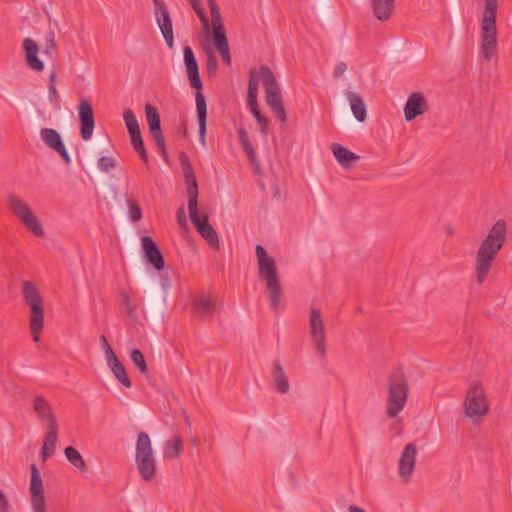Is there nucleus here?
I'll return each mask as SVG.
<instances>
[{
  "label": "nucleus",
  "instance_id": "obj_1",
  "mask_svg": "<svg viewBox=\"0 0 512 512\" xmlns=\"http://www.w3.org/2000/svg\"><path fill=\"white\" fill-rule=\"evenodd\" d=\"M507 236L506 222L498 220L478 247L475 257V279L483 284L491 272L493 261L503 248Z\"/></svg>",
  "mask_w": 512,
  "mask_h": 512
},
{
  "label": "nucleus",
  "instance_id": "obj_2",
  "mask_svg": "<svg viewBox=\"0 0 512 512\" xmlns=\"http://www.w3.org/2000/svg\"><path fill=\"white\" fill-rule=\"evenodd\" d=\"M255 253L259 276L266 284L270 306L276 311L280 307L283 293L276 261L273 257L267 254V251L262 245H256Z\"/></svg>",
  "mask_w": 512,
  "mask_h": 512
},
{
  "label": "nucleus",
  "instance_id": "obj_3",
  "mask_svg": "<svg viewBox=\"0 0 512 512\" xmlns=\"http://www.w3.org/2000/svg\"><path fill=\"white\" fill-rule=\"evenodd\" d=\"M183 52L184 63L187 69L190 84L193 88L197 89L195 99L199 124V141L204 145L206 137L207 105L203 93L200 92V90L203 87V84L199 76L198 64L192 49L189 46H187L184 48Z\"/></svg>",
  "mask_w": 512,
  "mask_h": 512
},
{
  "label": "nucleus",
  "instance_id": "obj_4",
  "mask_svg": "<svg viewBox=\"0 0 512 512\" xmlns=\"http://www.w3.org/2000/svg\"><path fill=\"white\" fill-rule=\"evenodd\" d=\"M498 0H485V10L480 23V51L485 60H492L497 53L496 15Z\"/></svg>",
  "mask_w": 512,
  "mask_h": 512
},
{
  "label": "nucleus",
  "instance_id": "obj_5",
  "mask_svg": "<svg viewBox=\"0 0 512 512\" xmlns=\"http://www.w3.org/2000/svg\"><path fill=\"white\" fill-rule=\"evenodd\" d=\"M22 297L30 310L29 326L34 342L40 341L44 327V300L39 289L31 281L22 283Z\"/></svg>",
  "mask_w": 512,
  "mask_h": 512
},
{
  "label": "nucleus",
  "instance_id": "obj_6",
  "mask_svg": "<svg viewBox=\"0 0 512 512\" xmlns=\"http://www.w3.org/2000/svg\"><path fill=\"white\" fill-rule=\"evenodd\" d=\"M409 393L408 380L402 369L394 370L387 379L386 414L395 418L406 405Z\"/></svg>",
  "mask_w": 512,
  "mask_h": 512
},
{
  "label": "nucleus",
  "instance_id": "obj_7",
  "mask_svg": "<svg viewBox=\"0 0 512 512\" xmlns=\"http://www.w3.org/2000/svg\"><path fill=\"white\" fill-rule=\"evenodd\" d=\"M135 463L141 479L152 482L157 476V461L154 455L151 439L146 432L137 436L135 447Z\"/></svg>",
  "mask_w": 512,
  "mask_h": 512
},
{
  "label": "nucleus",
  "instance_id": "obj_8",
  "mask_svg": "<svg viewBox=\"0 0 512 512\" xmlns=\"http://www.w3.org/2000/svg\"><path fill=\"white\" fill-rule=\"evenodd\" d=\"M6 203L14 217L17 218L34 236L39 238L45 236V230L39 218L22 197L15 193H9L6 197Z\"/></svg>",
  "mask_w": 512,
  "mask_h": 512
},
{
  "label": "nucleus",
  "instance_id": "obj_9",
  "mask_svg": "<svg viewBox=\"0 0 512 512\" xmlns=\"http://www.w3.org/2000/svg\"><path fill=\"white\" fill-rule=\"evenodd\" d=\"M462 406L465 416L475 424L481 423L488 414V400L485 390L479 382L470 383Z\"/></svg>",
  "mask_w": 512,
  "mask_h": 512
},
{
  "label": "nucleus",
  "instance_id": "obj_10",
  "mask_svg": "<svg viewBox=\"0 0 512 512\" xmlns=\"http://www.w3.org/2000/svg\"><path fill=\"white\" fill-rule=\"evenodd\" d=\"M259 77L265 86L266 104L270 107L276 117L282 123H285L287 120V113L282 102L280 87L272 70L266 65L260 66Z\"/></svg>",
  "mask_w": 512,
  "mask_h": 512
},
{
  "label": "nucleus",
  "instance_id": "obj_11",
  "mask_svg": "<svg viewBox=\"0 0 512 512\" xmlns=\"http://www.w3.org/2000/svg\"><path fill=\"white\" fill-rule=\"evenodd\" d=\"M309 334L317 355L324 359L326 356V327L320 309L312 307L309 314Z\"/></svg>",
  "mask_w": 512,
  "mask_h": 512
},
{
  "label": "nucleus",
  "instance_id": "obj_12",
  "mask_svg": "<svg viewBox=\"0 0 512 512\" xmlns=\"http://www.w3.org/2000/svg\"><path fill=\"white\" fill-rule=\"evenodd\" d=\"M188 212L191 222L196 227L198 233L208 242V244L218 250L220 248V242L215 229L208 221V216L203 215L202 217L198 212V203H188Z\"/></svg>",
  "mask_w": 512,
  "mask_h": 512
},
{
  "label": "nucleus",
  "instance_id": "obj_13",
  "mask_svg": "<svg viewBox=\"0 0 512 512\" xmlns=\"http://www.w3.org/2000/svg\"><path fill=\"white\" fill-rule=\"evenodd\" d=\"M30 503L32 512H46L44 485L38 467L30 465Z\"/></svg>",
  "mask_w": 512,
  "mask_h": 512
},
{
  "label": "nucleus",
  "instance_id": "obj_14",
  "mask_svg": "<svg viewBox=\"0 0 512 512\" xmlns=\"http://www.w3.org/2000/svg\"><path fill=\"white\" fill-rule=\"evenodd\" d=\"M147 124L155 146L164 160L168 159L166 142L161 130L160 115L156 107L151 104L145 106Z\"/></svg>",
  "mask_w": 512,
  "mask_h": 512
},
{
  "label": "nucleus",
  "instance_id": "obj_15",
  "mask_svg": "<svg viewBox=\"0 0 512 512\" xmlns=\"http://www.w3.org/2000/svg\"><path fill=\"white\" fill-rule=\"evenodd\" d=\"M418 449L414 443H408L398 460V476L402 483L407 484L411 481L415 467Z\"/></svg>",
  "mask_w": 512,
  "mask_h": 512
},
{
  "label": "nucleus",
  "instance_id": "obj_16",
  "mask_svg": "<svg viewBox=\"0 0 512 512\" xmlns=\"http://www.w3.org/2000/svg\"><path fill=\"white\" fill-rule=\"evenodd\" d=\"M154 14L157 25L169 48L173 47L174 35L172 20L168 8L163 0H153Z\"/></svg>",
  "mask_w": 512,
  "mask_h": 512
},
{
  "label": "nucleus",
  "instance_id": "obj_17",
  "mask_svg": "<svg viewBox=\"0 0 512 512\" xmlns=\"http://www.w3.org/2000/svg\"><path fill=\"white\" fill-rule=\"evenodd\" d=\"M179 160L187 185L188 203H198V183L189 157L186 153L182 152Z\"/></svg>",
  "mask_w": 512,
  "mask_h": 512
},
{
  "label": "nucleus",
  "instance_id": "obj_18",
  "mask_svg": "<svg viewBox=\"0 0 512 512\" xmlns=\"http://www.w3.org/2000/svg\"><path fill=\"white\" fill-rule=\"evenodd\" d=\"M32 408L41 422H45L47 427L58 426L57 418L50 402L42 395H36L32 399Z\"/></svg>",
  "mask_w": 512,
  "mask_h": 512
},
{
  "label": "nucleus",
  "instance_id": "obj_19",
  "mask_svg": "<svg viewBox=\"0 0 512 512\" xmlns=\"http://www.w3.org/2000/svg\"><path fill=\"white\" fill-rule=\"evenodd\" d=\"M80 134L83 140L87 141L91 138L94 131V114L93 108L88 99H83L78 107Z\"/></svg>",
  "mask_w": 512,
  "mask_h": 512
},
{
  "label": "nucleus",
  "instance_id": "obj_20",
  "mask_svg": "<svg viewBox=\"0 0 512 512\" xmlns=\"http://www.w3.org/2000/svg\"><path fill=\"white\" fill-rule=\"evenodd\" d=\"M40 137L46 146L56 151L63 158L66 164H70L71 158L60 134L56 130L52 128H42L40 131Z\"/></svg>",
  "mask_w": 512,
  "mask_h": 512
},
{
  "label": "nucleus",
  "instance_id": "obj_21",
  "mask_svg": "<svg viewBox=\"0 0 512 512\" xmlns=\"http://www.w3.org/2000/svg\"><path fill=\"white\" fill-rule=\"evenodd\" d=\"M428 109V103L422 93H412L404 107V116L407 122L414 120L416 117L423 115Z\"/></svg>",
  "mask_w": 512,
  "mask_h": 512
},
{
  "label": "nucleus",
  "instance_id": "obj_22",
  "mask_svg": "<svg viewBox=\"0 0 512 512\" xmlns=\"http://www.w3.org/2000/svg\"><path fill=\"white\" fill-rule=\"evenodd\" d=\"M141 242L147 260L156 270H162L165 266V262L163 255L158 249L155 241L149 236H143L141 238Z\"/></svg>",
  "mask_w": 512,
  "mask_h": 512
},
{
  "label": "nucleus",
  "instance_id": "obj_23",
  "mask_svg": "<svg viewBox=\"0 0 512 512\" xmlns=\"http://www.w3.org/2000/svg\"><path fill=\"white\" fill-rule=\"evenodd\" d=\"M23 49L29 68L35 71H42L44 69V63L37 57L39 51L38 44L31 38H25L23 41Z\"/></svg>",
  "mask_w": 512,
  "mask_h": 512
},
{
  "label": "nucleus",
  "instance_id": "obj_24",
  "mask_svg": "<svg viewBox=\"0 0 512 512\" xmlns=\"http://www.w3.org/2000/svg\"><path fill=\"white\" fill-rule=\"evenodd\" d=\"M331 150L339 165L345 170L351 169L360 158L357 154L338 143H333Z\"/></svg>",
  "mask_w": 512,
  "mask_h": 512
},
{
  "label": "nucleus",
  "instance_id": "obj_25",
  "mask_svg": "<svg viewBox=\"0 0 512 512\" xmlns=\"http://www.w3.org/2000/svg\"><path fill=\"white\" fill-rule=\"evenodd\" d=\"M58 429V426L47 427V431L45 433L43 445L40 452V456L43 462H45L55 453L56 442L58 439Z\"/></svg>",
  "mask_w": 512,
  "mask_h": 512
},
{
  "label": "nucleus",
  "instance_id": "obj_26",
  "mask_svg": "<svg viewBox=\"0 0 512 512\" xmlns=\"http://www.w3.org/2000/svg\"><path fill=\"white\" fill-rule=\"evenodd\" d=\"M374 16L380 21L388 20L395 8V0H371Z\"/></svg>",
  "mask_w": 512,
  "mask_h": 512
},
{
  "label": "nucleus",
  "instance_id": "obj_27",
  "mask_svg": "<svg viewBox=\"0 0 512 512\" xmlns=\"http://www.w3.org/2000/svg\"><path fill=\"white\" fill-rule=\"evenodd\" d=\"M345 94H346L347 100L350 103V107H351L354 117L359 122H364L366 119V116H367V112H366V107H365L362 97L359 94H357L353 91H349V90L346 91Z\"/></svg>",
  "mask_w": 512,
  "mask_h": 512
},
{
  "label": "nucleus",
  "instance_id": "obj_28",
  "mask_svg": "<svg viewBox=\"0 0 512 512\" xmlns=\"http://www.w3.org/2000/svg\"><path fill=\"white\" fill-rule=\"evenodd\" d=\"M184 450L183 439L180 435H173L165 443L164 457L168 459H178Z\"/></svg>",
  "mask_w": 512,
  "mask_h": 512
},
{
  "label": "nucleus",
  "instance_id": "obj_29",
  "mask_svg": "<svg viewBox=\"0 0 512 512\" xmlns=\"http://www.w3.org/2000/svg\"><path fill=\"white\" fill-rule=\"evenodd\" d=\"M275 388L277 392L286 394L289 391L290 385L288 377L285 374L283 366L280 362H275L274 369L272 372Z\"/></svg>",
  "mask_w": 512,
  "mask_h": 512
},
{
  "label": "nucleus",
  "instance_id": "obj_30",
  "mask_svg": "<svg viewBox=\"0 0 512 512\" xmlns=\"http://www.w3.org/2000/svg\"><path fill=\"white\" fill-rule=\"evenodd\" d=\"M107 364L110 367L111 371L113 372L115 378L125 388H131L132 383L128 377V374L126 372L124 365L118 359H115L114 361H111L110 363H107Z\"/></svg>",
  "mask_w": 512,
  "mask_h": 512
},
{
  "label": "nucleus",
  "instance_id": "obj_31",
  "mask_svg": "<svg viewBox=\"0 0 512 512\" xmlns=\"http://www.w3.org/2000/svg\"><path fill=\"white\" fill-rule=\"evenodd\" d=\"M237 134L239 137V142L241 144V147H242L243 151L246 153L250 162L253 165H257L258 162H257V158H256V153H255V150L248 138V134H247L246 130L244 128H239L237 130Z\"/></svg>",
  "mask_w": 512,
  "mask_h": 512
},
{
  "label": "nucleus",
  "instance_id": "obj_32",
  "mask_svg": "<svg viewBox=\"0 0 512 512\" xmlns=\"http://www.w3.org/2000/svg\"><path fill=\"white\" fill-rule=\"evenodd\" d=\"M258 79L256 75L255 70L250 71V78L248 82V95H247V104L249 109L251 110L252 107L257 108V94H258Z\"/></svg>",
  "mask_w": 512,
  "mask_h": 512
},
{
  "label": "nucleus",
  "instance_id": "obj_33",
  "mask_svg": "<svg viewBox=\"0 0 512 512\" xmlns=\"http://www.w3.org/2000/svg\"><path fill=\"white\" fill-rule=\"evenodd\" d=\"M193 308L201 316H210L214 310V303L208 296L200 295L194 300Z\"/></svg>",
  "mask_w": 512,
  "mask_h": 512
},
{
  "label": "nucleus",
  "instance_id": "obj_34",
  "mask_svg": "<svg viewBox=\"0 0 512 512\" xmlns=\"http://www.w3.org/2000/svg\"><path fill=\"white\" fill-rule=\"evenodd\" d=\"M129 136H130L131 144H132L133 148L135 149V151L138 153L140 159L145 164H148L149 158H148V154L145 149V146H144V142H143L140 130L129 132Z\"/></svg>",
  "mask_w": 512,
  "mask_h": 512
},
{
  "label": "nucleus",
  "instance_id": "obj_35",
  "mask_svg": "<svg viewBox=\"0 0 512 512\" xmlns=\"http://www.w3.org/2000/svg\"><path fill=\"white\" fill-rule=\"evenodd\" d=\"M64 454H65L67 460L78 470H80V471L87 470V468H88L87 464L77 449H75L72 446L66 447L64 450Z\"/></svg>",
  "mask_w": 512,
  "mask_h": 512
},
{
  "label": "nucleus",
  "instance_id": "obj_36",
  "mask_svg": "<svg viewBox=\"0 0 512 512\" xmlns=\"http://www.w3.org/2000/svg\"><path fill=\"white\" fill-rule=\"evenodd\" d=\"M213 42L218 51L229 48L224 27L218 26L213 29Z\"/></svg>",
  "mask_w": 512,
  "mask_h": 512
},
{
  "label": "nucleus",
  "instance_id": "obj_37",
  "mask_svg": "<svg viewBox=\"0 0 512 512\" xmlns=\"http://www.w3.org/2000/svg\"><path fill=\"white\" fill-rule=\"evenodd\" d=\"M132 363L139 369L142 374L148 372V366L146 364L143 353L139 349H133L130 353Z\"/></svg>",
  "mask_w": 512,
  "mask_h": 512
},
{
  "label": "nucleus",
  "instance_id": "obj_38",
  "mask_svg": "<svg viewBox=\"0 0 512 512\" xmlns=\"http://www.w3.org/2000/svg\"><path fill=\"white\" fill-rule=\"evenodd\" d=\"M124 122L129 132L140 130L138 120L131 109H126L123 113Z\"/></svg>",
  "mask_w": 512,
  "mask_h": 512
},
{
  "label": "nucleus",
  "instance_id": "obj_39",
  "mask_svg": "<svg viewBox=\"0 0 512 512\" xmlns=\"http://www.w3.org/2000/svg\"><path fill=\"white\" fill-rule=\"evenodd\" d=\"M205 30L209 29V20L198 0H189Z\"/></svg>",
  "mask_w": 512,
  "mask_h": 512
},
{
  "label": "nucleus",
  "instance_id": "obj_40",
  "mask_svg": "<svg viewBox=\"0 0 512 512\" xmlns=\"http://www.w3.org/2000/svg\"><path fill=\"white\" fill-rule=\"evenodd\" d=\"M205 30L209 29V20L198 0H189Z\"/></svg>",
  "mask_w": 512,
  "mask_h": 512
},
{
  "label": "nucleus",
  "instance_id": "obj_41",
  "mask_svg": "<svg viewBox=\"0 0 512 512\" xmlns=\"http://www.w3.org/2000/svg\"><path fill=\"white\" fill-rule=\"evenodd\" d=\"M117 166V162L112 157L103 156L98 160V168L102 172H109Z\"/></svg>",
  "mask_w": 512,
  "mask_h": 512
},
{
  "label": "nucleus",
  "instance_id": "obj_42",
  "mask_svg": "<svg viewBox=\"0 0 512 512\" xmlns=\"http://www.w3.org/2000/svg\"><path fill=\"white\" fill-rule=\"evenodd\" d=\"M127 204L129 207L130 219L133 222H138L142 218V211L140 207L132 199H128Z\"/></svg>",
  "mask_w": 512,
  "mask_h": 512
},
{
  "label": "nucleus",
  "instance_id": "obj_43",
  "mask_svg": "<svg viewBox=\"0 0 512 512\" xmlns=\"http://www.w3.org/2000/svg\"><path fill=\"white\" fill-rule=\"evenodd\" d=\"M56 41H55V34L53 31H50L46 37L43 52L46 55L51 56L52 53L56 50Z\"/></svg>",
  "mask_w": 512,
  "mask_h": 512
},
{
  "label": "nucleus",
  "instance_id": "obj_44",
  "mask_svg": "<svg viewBox=\"0 0 512 512\" xmlns=\"http://www.w3.org/2000/svg\"><path fill=\"white\" fill-rule=\"evenodd\" d=\"M250 112L254 115L255 119L260 124L261 132L263 134H266L267 133V129H268V123H269L268 119L264 115L261 114V112L259 110V107H257V108L252 107Z\"/></svg>",
  "mask_w": 512,
  "mask_h": 512
},
{
  "label": "nucleus",
  "instance_id": "obj_45",
  "mask_svg": "<svg viewBox=\"0 0 512 512\" xmlns=\"http://www.w3.org/2000/svg\"><path fill=\"white\" fill-rule=\"evenodd\" d=\"M100 342H101L102 348L105 352V357H106L107 363H110L111 361L118 359L117 356L115 355L113 349L111 348L107 338L104 335H102L100 337Z\"/></svg>",
  "mask_w": 512,
  "mask_h": 512
},
{
  "label": "nucleus",
  "instance_id": "obj_46",
  "mask_svg": "<svg viewBox=\"0 0 512 512\" xmlns=\"http://www.w3.org/2000/svg\"><path fill=\"white\" fill-rule=\"evenodd\" d=\"M123 305L126 308L127 314L133 317L136 311V305L132 303L130 297L126 293L121 294Z\"/></svg>",
  "mask_w": 512,
  "mask_h": 512
},
{
  "label": "nucleus",
  "instance_id": "obj_47",
  "mask_svg": "<svg viewBox=\"0 0 512 512\" xmlns=\"http://www.w3.org/2000/svg\"><path fill=\"white\" fill-rule=\"evenodd\" d=\"M210 13L212 17V26L213 29L217 28L218 26L224 27L221 19L220 9L218 6L210 8Z\"/></svg>",
  "mask_w": 512,
  "mask_h": 512
},
{
  "label": "nucleus",
  "instance_id": "obj_48",
  "mask_svg": "<svg viewBox=\"0 0 512 512\" xmlns=\"http://www.w3.org/2000/svg\"><path fill=\"white\" fill-rule=\"evenodd\" d=\"M347 70V64L345 62H339L333 72L335 78L342 76Z\"/></svg>",
  "mask_w": 512,
  "mask_h": 512
},
{
  "label": "nucleus",
  "instance_id": "obj_49",
  "mask_svg": "<svg viewBox=\"0 0 512 512\" xmlns=\"http://www.w3.org/2000/svg\"><path fill=\"white\" fill-rule=\"evenodd\" d=\"M9 501L5 494L0 491V512H9Z\"/></svg>",
  "mask_w": 512,
  "mask_h": 512
},
{
  "label": "nucleus",
  "instance_id": "obj_50",
  "mask_svg": "<svg viewBox=\"0 0 512 512\" xmlns=\"http://www.w3.org/2000/svg\"><path fill=\"white\" fill-rule=\"evenodd\" d=\"M59 94L56 88V85H49L48 98L50 102H56L58 100Z\"/></svg>",
  "mask_w": 512,
  "mask_h": 512
},
{
  "label": "nucleus",
  "instance_id": "obj_51",
  "mask_svg": "<svg viewBox=\"0 0 512 512\" xmlns=\"http://www.w3.org/2000/svg\"><path fill=\"white\" fill-rule=\"evenodd\" d=\"M207 68H208L209 71L215 70L217 68V59H216V57H215V55L213 53H211L208 56Z\"/></svg>",
  "mask_w": 512,
  "mask_h": 512
},
{
  "label": "nucleus",
  "instance_id": "obj_52",
  "mask_svg": "<svg viewBox=\"0 0 512 512\" xmlns=\"http://www.w3.org/2000/svg\"><path fill=\"white\" fill-rule=\"evenodd\" d=\"M177 220H178L180 226L186 227L187 220H186V216H185V212H184L183 208H180L178 210V212H177Z\"/></svg>",
  "mask_w": 512,
  "mask_h": 512
},
{
  "label": "nucleus",
  "instance_id": "obj_53",
  "mask_svg": "<svg viewBox=\"0 0 512 512\" xmlns=\"http://www.w3.org/2000/svg\"><path fill=\"white\" fill-rule=\"evenodd\" d=\"M219 53H220L221 58L223 59V61L227 65H230L231 64V55H230L229 48L220 50Z\"/></svg>",
  "mask_w": 512,
  "mask_h": 512
},
{
  "label": "nucleus",
  "instance_id": "obj_54",
  "mask_svg": "<svg viewBox=\"0 0 512 512\" xmlns=\"http://www.w3.org/2000/svg\"><path fill=\"white\" fill-rule=\"evenodd\" d=\"M348 512H366L363 508L356 506V505H350L348 507Z\"/></svg>",
  "mask_w": 512,
  "mask_h": 512
},
{
  "label": "nucleus",
  "instance_id": "obj_55",
  "mask_svg": "<svg viewBox=\"0 0 512 512\" xmlns=\"http://www.w3.org/2000/svg\"><path fill=\"white\" fill-rule=\"evenodd\" d=\"M56 79H57V75L55 72L51 73V75L49 76V85H56Z\"/></svg>",
  "mask_w": 512,
  "mask_h": 512
},
{
  "label": "nucleus",
  "instance_id": "obj_56",
  "mask_svg": "<svg viewBox=\"0 0 512 512\" xmlns=\"http://www.w3.org/2000/svg\"><path fill=\"white\" fill-rule=\"evenodd\" d=\"M208 2V5H209V8H212V7H215V6H218L215 2V0H207Z\"/></svg>",
  "mask_w": 512,
  "mask_h": 512
},
{
  "label": "nucleus",
  "instance_id": "obj_57",
  "mask_svg": "<svg viewBox=\"0 0 512 512\" xmlns=\"http://www.w3.org/2000/svg\"><path fill=\"white\" fill-rule=\"evenodd\" d=\"M452 233H453L452 228H451V227H448V228H447V234H448V235H451Z\"/></svg>",
  "mask_w": 512,
  "mask_h": 512
},
{
  "label": "nucleus",
  "instance_id": "obj_58",
  "mask_svg": "<svg viewBox=\"0 0 512 512\" xmlns=\"http://www.w3.org/2000/svg\"><path fill=\"white\" fill-rule=\"evenodd\" d=\"M192 442H193V444H196V443H197V439H196V438H193V439H192Z\"/></svg>",
  "mask_w": 512,
  "mask_h": 512
}]
</instances>
